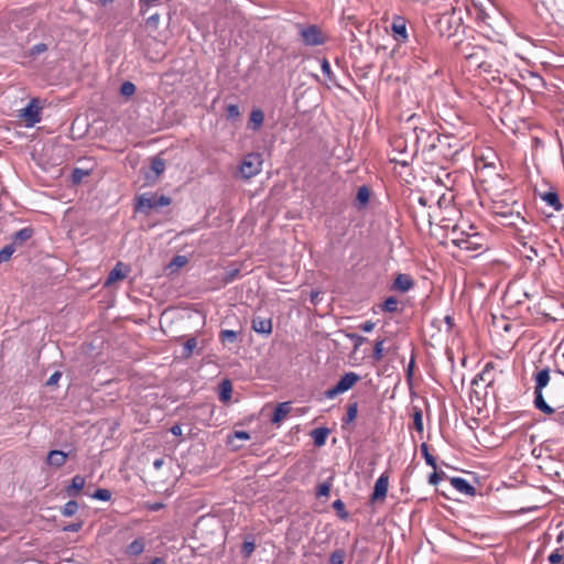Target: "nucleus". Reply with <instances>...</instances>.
<instances>
[{"label":"nucleus","instance_id":"f257e3e1","mask_svg":"<svg viewBox=\"0 0 564 564\" xmlns=\"http://www.w3.org/2000/svg\"><path fill=\"white\" fill-rule=\"evenodd\" d=\"M453 46L455 52L466 61L468 70L491 72V64L487 61L488 51L484 46L468 40L455 41Z\"/></svg>","mask_w":564,"mask_h":564},{"label":"nucleus","instance_id":"f03ea898","mask_svg":"<svg viewBox=\"0 0 564 564\" xmlns=\"http://www.w3.org/2000/svg\"><path fill=\"white\" fill-rule=\"evenodd\" d=\"M412 140V154L417 153L419 150L433 151L437 143L441 142V135L435 130H429L425 128H414L413 131L408 135Z\"/></svg>","mask_w":564,"mask_h":564},{"label":"nucleus","instance_id":"7ed1b4c3","mask_svg":"<svg viewBox=\"0 0 564 564\" xmlns=\"http://www.w3.org/2000/svg\"><path fill=\"white\" fill-rule=\"evenodd\" d=\"M535 386H534V406L543 412L544 414L552 415L554 413V408L547 404L543 397V389L550 382V370L549 368H544L540 370L534 377Z\"/></svg>","mask_w":564,"mask_h":564},{"label":"nucleus","instance_id":"20e7f679","mask_svg":"<svg viewBox=\"0 0 564 564\" xmlns=\"http://www.w3.org/2000/svg\"><path fill=\"white\" fill-rule=\"evenodd\" d=\"M295 28L305 46H319L327 41L326 34L316 24L297 23Z\"/></svg>","mask_w":564,"mask_h":564},{"label":"nucleus","instance_id":"39448f33","mask_svg":"<svg viewBox=\"0 0 564 564\" xmlns=\"http://www.w3.org/2000/svg\"><path fill=\"white\" fill-rule=\"evenodd\" d=\"M263 160L260 153L251 152L243 156L239 166L238 175L242 180H250L262 171Z\"/></svg>","mask_w":564,"mask_h":564},{"label":"nucleus","instance_id":"423d86ee","mask_svg":"<svg viewBox=\"0 0 564 564\" xmlns=\"http://www.w3.org/2000/svg\"><path fill=\"white\" fill-rule=\"evenodd\" d=\"M501 216L507 219L505 225L516 227V229L519 231L518 241L523 247H525L527 246L525 239H529L533 236V232L530 229V226H529V223L527 221V219L524 217H522L520 215V213L502 214Z\"/></svg>","mask_w":564,"mask_h":564},{"label":"nucleus","instance_id":"0eeeda50","mask_svg":"<svg viewBox=\"0 0 564 564\" xmlns=\"http://www.w3.org/2000/svg\"><path fill=\"white\" fill-rule=\"evenodd\" d=\"M460 21L462 18L456 17L454 12L442 14L437 21L440 34L448 39L455 36L462 28Z\"/></svg>","mask_w":564,"mask_h":564},{"label":"nucleus","instance_id":"6e6552de","mask_svg":"<svg viewBox=\"0 0 564 564\" xmlns=\"http://www.w3.org/2000/svg\"><path fill=\"white\" fill-rule=\"evenodd\" d=\"M359 380L360 376L356 372H346L333 388L324 392V395L326 399H334L336 395L350 390Z\"/></svg>","mask_w":564,"mask_h":564},{"label":"nucleus","instance_id":"1a4fd4ad","mask_svg":"<svg viewBox=\"0 0 564 564\" xmlns=\"http://www.w3.org/2000/svg\"><path fill=\"white\" fill-rule=\"evenodd\" d=\"M171 197L159 193H143V209H153L161 212L162 208L170 206Z\"/></svg>","mask_w":564,"mask_h":564},{"label":"nucleus","instance_id":"9d476101","mask_svg":"<svg viewBox=\"0 0 564 564\" xmlns=\"http://www.w3.org/2000/svg\"><path fill=\"white\" fill-rule=\"evenodd\" d=\"M20 116L25 119L26 127H33L41 121V107L36 99H32L23 109Z\"/></svg>","mask_w":564,"mask_h":564},{"label":"nucleus","instance_id":"9b49d317","mask_svg":"<svg viewBox=\"0 0 564 564\" xmlns=\"http://www.w3.org/2000/svg\"><path fill=\"white\" fill-rule=\"evenodd\" d=\"M151 173H147L144 175L143 186L154 184L159 176L164 172L165 170V161L160 156H154L151 159Z\"/></svg>","mask_w":564,"mask_h":564},{"label":"nucleus","instance_id":"f8f14e48","mask_svg":"<svg viewBox=\"0 0 564 564\" xmlns=\"http://www.w3.org/2000/svg\"><path fill=\"white\" fill-rule=\"evenodd\" d=\"M391 31L395 41L404 43L408 40L406 21L403 17L395 15L391 23Z\"/></svg>","mask_w":564,"mask_h":564},{"label":"nucleus","instance_id":"ddd939ff","mask_svg":"<svg viewBox=\"0 0 564 564\" xmlns=\"http://www.w3.org/2000/svg\"><path fill=\"white\" fill-rule=\"evenodd\" d=\"M389 487V476L387 474H382L375 484L373 492L371 499L373 501L384 500L387 497Z\"/></svg>","mask_w":564,"mask_h":564},{"label":"nucleus","instance_id":"4468645a","mask_svg":"<svg viewBox=\"0 0 564 564\" xmlns=\"http://www.w3.org/2000/svg\"><path fill=\"white\" fill-rule=\"evenodd\" d=\"M451 485L458 492L473 497L476 495V488L465 478L452 477Z\"/></svg>","mask_w":564,"mask_h":564},{"label":"nucleus","instance_id":"2eb2a0df","mask_svg":"<svg viewBox=\"0 0 564 564\" xmlns=\"http://www.w3.org/2000/svg\"><path fill=\"white\" fill-rule=\"evenodd\" d=\"M128 272H129V268L126 264H123L122 262H118L113 267V269L109 272V274L105 281V286H110L115 282H117L119 280H123L127 276Z\"/></svg>","mask_w":564,"mask_h":564},{"label":"nucleus","instance_id":"dca6fc26","mask_svg":"<svg viewBox=\"0 0 564 564\" xmlns=\"http://www.w3.org/2000/svg\"><path fill=\"white\" fill-rule=\"evenodd\" d=\"M252 329L257 334L269 336L272 333V321L271 318L256 316L251 322Z\"/></svg>","mask_w":564,"mask_h":564},{"label":"nucleus","instance_id":"f3484780","mask_svg":"<svg viewBox=\"0 0 564 564\" xmlns=\"http://www.w3.org/2000/svg\"><path fill=\"white\" fill-rule=\"evenodd\" d=\"M414 286L413 279L409 274L400 273L393 282V289L405 293Z\"/></svg>","mask_w":564,"mask_h":564},{"label":"nucleus","instance_id":"a211bd4d","mask_svg":"<svg viewBox=\"0 0 564 564\" xmlns=\"http://www.w3.org/2000/svg\"><path fill=\"white\" fill-rule=\"evenodd\" d=\"M86 479L80 475H76L73 477L70 484L65 488V491L68 497H77L79 491L85 487Z\"/></svg>","mask_w":564,"mask_h":564},{"label":"nucleus","instance_id":"6ab92c4d","mask_svg":"<svg viewBox=\"0 0 564 564\" xmlns=\"http://www.w3.org/2000/svg\"><path fill=\"white\" fill-rule=\"evenodd\" d=\"M33 235L34 229L31 226L24 227L12 236V243H14L15 247L21 246L23 242L31 239Z\"/></svg>","mask_w":564,"mask_h":564},{"label":"nucleus","instance_id":"aec40b11","mask_svg":"<svg viewBox=\"0 0 564 564\" xmlns=\"http://www.w3.org/2000/svg\"><path fill=\"white\" fill-rule=\"evenodd\" d=\"M541 198L543 202L546 203V205L552 207L555 212H560L563 208L558 194L555 191H550L542 194Z\"/></svg>","mask_w":564,"mask_h":564},{"label":"nucleus","instance_id":"412c9836","mask_svg":"<svg viewBox=\"0 0 564 564\" xmlns=\"http://www.w3.org/2000/svg\"><path fill=\"white\" fill-rule=\"evenodd\" d=\"M67 459V454L63 451H51L47 455V464L54 467H62Z\"/></svg>","mask_w":564,"mask_h":564},{"label":"nucleus","instance_id":"4be33fe9","mask_svg":"<svg viewBox=\"0 0 564 564\" xmlns=\"http://www.w3.org/2000/svg\"><path fill=\"white\" fill-rule=\"evenodd\" d=\"M291 411L290 402L279 403L271 417L272 423H280Z\"/></svg>","mask_w":564,"mask_h":564},{"label":"nucleus","instance_id":"5701e85b","mask_svg":"<svg viewBox=\"0 0 564 564\" xmlns=\"http://www.w3.org/2000/svg\"><path fill=\"white\" fill-rule=\"evenodd\" d=\"M329 434V429L327 427H317L312 431V438L316 446H323L326 442V438Z\"/></svg>","mask_w":564,"mask_h":564},{"label":"nucleus","instance_id":"b1692460","mask_svg":"<svg viewBox=\"0 0 564 564\" xmlns=\"http://www.w3.org/2000/svg\"><path fill=\"white\" fill-rule=\"evenodd\" d=\"M264 120V113L261 109H253L250 113V128L253 131L260 130Z\"/></svg>","mask_w":564,"mask_h":564},{"label":"nucleus","instance_id":"393cba45","mask_svg":"<svg viewBox=\"0 0 564 564\" xmlns=\"http://www.w3.org/2000/svg\"><path fill=\"white\" fill-rule=\"evenodd\" d=\"M232 386L229 380H223L220 383L219 399L223 402H228L231 398Z\"/></svg>","mask_w":564,"mask_h":564},{"label":"nucleus","instance_id":"a878e982","mask_svg":"<svg viewBox=\"0 0 564 564\" xmlns=\"http://www.w3.org/2000/svg\"><path fill=\"white\" fill-rule=\"evenodd\" d=\"M254 550H256L254 539L252 536H248L241 546L242 557L249 558L251 556V554L254 552Z\"/></svg>","mask_w":564,"mask_h":564},{"label":"nucleus","instance_id":"bb28decb","mask_svg":"<svg viewBox=\"0 0 564 564\" xmlns=\"http://www.w3.org/2000/svg\"><path fill=\"white\" fill-rule=\"evenodd\" d=\"M357 414H358V403L357 402H351L348 404L347 406V413H346V416L344 417V423H351L356 420L357 417Z\"/></svg>","mask_w":564,"mask_h":564},{"label":"nucleus","instance_id":"cd10ccee","mask_svg":"<svg viewBox=\"0 0 564 564\" xmlns=\"http://www.w3.org/2000/svg\"><path fill=\"white\" fill-rule=\"evenodd\" d=\"M550 564H564V547H557L549 555Z\"/></svg>","mask_w":564,"mask_h":564},{"label":"nucleus","instance_id":"c85d7f7f","mask_svg":"<svg viewBox=\"0 0 564 564\" xmlns=\"http://www.w3.org/2000/svg\"><path fill=\"white\" fill-rule=\"evenodd\" d=\"M78 510V503L75 500L67 501L62 508V514L64 517H72Z\"/></svg>","mask_w":564,"mask_h":564},{"label":"nucleus","instance_id":"c756f323","mask_svg":"<svg viewBox=\"0 0 564 564\" xmlns=\"http://www.w3.org/2000/svg\"><path fill=\"white\" fill-rule=\"evenodd\" d=\"M399 301L394 296H389L384 303L382 304V310L389 313H394L398 311Z\"/></svg>","mask_w":564,"mask_h":564},{"label":"nucleus","instance_id":"7c9ffc66","mask_svg":"<svg viewBox=\"0 0 564 564\" xmlns=\"http://www.w3.org/2000/svg\"><path fill=\"white\" fill-rule=\"evenodd\" d=\"M15 251L14 243H9L0 250V263L7 262Z\"/></svg>","mask_w":564,"mask_h":564},{"label":"nucleus","instance_id":"2f4dec72","mask_svg":"<svg viewBox=\"0 0 564 564\" xmlns=\"http://www.w3.org/2000/svg\"><path fill=\"white\" fill-rule=\"evenodd\" d=\"M237 337H238V333L236 330H232V329H223L220 333H219V339L221 341H230V343H234L237 340Z\"/></svg>","mask_w":564,"mask_h":564},{"label":"nucleus","instance_id":"473e14b6","mask_svg":"<svg viewBox=\"0 0 564 564\" xmlns=\"http://www.w3.org/2000/svg\"><path fill=\"white\" fill-rule=\"evenodd\" d=\"M421 452H422V454H423V457H424V459H425V463H426L429 466H431V467H433V468L435 469V468H436V460H435L434 456H433L432 454H430V452H429V447H427V445H426L425 443H423V444L421 445Z\"/></svg>","mask_w":564,"mask_h":564},{"label":"nucleus","instance_id":"72a5a7b5","mask_svg":"<svg viewBox=\"0 0 564 564\" xmlns=\"http://www.w3.org/2000/svg\"><path fill=\"white\" fill-rule=\"evenodd\" d=\"M90 497L100 501H109L111 499V492L108 489L99 488L90 495Z\"/></svg>","mask_w":564,"mask_h":564},{"label":"nucleus","instance_id":"f704fd0d","mask_svg":"<svg viewBox=\"0 0 564 564\" xmlns=\"http://www.w3.org/2000/svg\"><path fill=\"white\" fill-rule=\"evenodd\" d=\"M197 346V340L196 338L192 337L189 339H187L184 345H183V356L184 357H189L192 356L193 354V350L196 348Z\"/></svg>","mask_w":564,"mask_h":564},{"label":"nucleus","instance_id":"c9c22d12","mask_svg":"<svg viewBox=\"0 0 564 564\" xmlns=\"http://www.w3.org/2000/svg\"><path fill=\"white\" fill-rule=\"evenodd\" d=\"M88 174L87 170L76 167L72 173V181L74 184H79Z\"/></svg>","mask_w":564,"mask_h":564},{"label":"nucleus","instance_id":"e433bc0d","mask_svg":"<svg viewBox=\"0 0 564 564\" xmlns=\"http://www.w3.org/2000/svg\"><path fill=\"white\" fill-rule=\"evenodd\" d=\"M321 69L323 75L330 82L334 79V75L330 68V64L326 58L321 59Z\"/></svg>","mask_w":564,"mask_h":564},{"label":"nucleus","instance_id":"4c0bfd02","mask_svg":"<svg viewBox=\"0 0 564 564\" xmlns=\"http://www.w3.org/2000/svg\"><path fill=\"white\" fill-rule=\"evenodd\" d=\"M383 344L384 339L377 340L375 348H373V359L376 361H379L383 357Z\"/></svg>","mask_w":564,"mask_h":564},{"label":"nucleus","instance_id":"58836bf2","mask_svg":"<svg viewBox=\"0 0 564 564\" xmlns=\"http://www.w3.org/2000/svg\"><path fill=\"white\" fill-rule=\"evenodd\" d=\"M345 558V552L343 550H336L330 554V564H343Z\"/></svg>","mask_w":564,"mask_h":564},{"label":"nucleus","instance_id":"ea45409f","mask_svg":"<svg viewBox=\"0 0 564 564\" xmlns=\"http://www.w3.org/2000/svg\"><path fill=\"white\" fill-rule=\"evenodd\" d=\"M121 95L122 96H126V97H130L134 94L135 91V86L133 83L131 82H124L122 85H121Z\"/></svg>","mask_w":564,"mask_h":564},{"label":"nucleus","instance_id":"a19ab883","mask_svg":"<svg viewBox=\"0 0 564 564\" xmlns=\"http://www.w3.org/2000/svg\"><path fill=\"white\" fill-rule=\"evenodd\" d=\"M357 200L361 204H366L369 200V189L367 186H360L357 192Z\"/></svg>","mask_w":564,"mask_h":564},{"label":"nucleus","instance_id":"79ce46f5","mask_svg":"<svg viewBox=\"0 0 564 564\" xmlns=\"http://www.w3.org/2000/svg\"><path fill=\"white\" fill-rule=\"evenodd\" d=\"M330 487H332L330 482L319 484L316 489V496L317 497H327L329 495Z\"/></svg>","mask_w":564,"mask_h":564},{"label":"nucleus","instance_id":"37998d69","mask_svg":"<svg viewBox=\"0 0 564 564\" xmlns=\"http://www.w3.org/2000/svg\"><path fill=\"white\" fill-rule=\"evenodd\" d=\"M333 508L341 518H347L348 513L345 510V503L340 499H337L333 502Z\"/></svg>","mask_w":564,"mask_h":564},{"label":"nucleus","instance_id":"c03bdc74","mask_svg":"<svg viewBox=\"0 0 564 564\" xmlns=\"http://www.w3.org/2000/svg\"><path fill=\"white\" fill-rule=\"evenodd\" d=\"M226 113L228 118H237L240 115L239 107L235 104H230L226 107Z\"/></svg>","mask_w":564,"mask_h":564},{"label":"nucleus","instance_id":"a18cd8bd","mask_svg":"<svg viewBox=\"0 0 564 564\" xmlns=\"http://www.w3.org/2000/svg\"><path fill=\"white\" fill-rule=\"evenodd\" d=\"M46 50H47L46 44L37 43V44H35L34 46L31 47L30 55L31 56H37V55L44 53Z\"/></svg>","mask_w":564,"mask_h":564},{"label":"nucleus","instance_id":"49530a36","mask_svg":"<svg viewBox=\"0 0 564 564\" xmlns=\"http://www.w3.org/2000/svg\"><path fill=\"white\" fill-rule=\"evenodd\" d=\"M413 422H414L415 429L419 432H422L423 431V419H422V412L420 410L414 412Z\"/></svg>","mask_w":564,"mask_h":564},{"label":"nucleus","instance_id":"de8ad7c7","mask_svg":"<svg viewBox=\"0 0 564 564\" xmlns=\"http://www.w3.org/2000/svg\"><path fill=\"white\" fill-rule=\"evenodd\" d=\"M128 552L133 555H138L141 553V542L135 539L129 546Z\"/></svg>","mask_w":564,"mask_h":564},{"label":"nucleus","instance_id":"09e8293b","mask_svg":"<svg viewBox=\"0 0 564 564\" xmlns=\"http://www.w3.org/2000/svg\"><path fill=\"white\" fill-rule=\"evenodd\" d=\"M491 368H492L491 365L487 364L485 366L484 370L479 375H477V377L474 378L473 383L476 384L478 379L485 381L486 377L490 373Z\"/></svg>","mask_w":564,"mask_h":564},{"label":"nucleus","instance_id":"8fccbe9b","mask_svg":"<svg viewBox=\"0 0 564 564\" xmlns=\"http://www.w3.org/2000/svg\"><path fill=\"white\" fill-rule=\"evenodd\" d=\"M455 245L459 247L460 249H474L473 243L468 239H457L454 240Z\"/></svg>","mask_w":564,"mask_h":564},{"label":"nucleus","instance_id":"3c124183","mask_svg":"<svg viewBox=\"0 0 564 564\" xmlns=\"http://www.w3.org/2000/svg\"><path fill=\"white\" fill-rule=\"evenodd\" d=\"M553 415V421L560 426L564 427V410L560 412L554 411Z\"/></svg>","mask_w":564,"mask_h":564},{"label":"nucleus","instance_id":"603ef678","mask_svg":"<svg viewBox=\"0 0 564 564\" xmlns=\"http://www.w3.org/2000/svg\"><path fill=\"white\" fill-rule=\"evenodd\" d=\"M349 337L355 340V348H358L360 345H362L365 341H367V338L357 334H351Z\"/></svg>","mask_w":564,"mask_h":564},{"label":"nucleus","instance_id":"864d4df0","mask_svg":"<svg viewBox=\"0 0 564 564\" xmlns=\"http://www.w3.org/2000/svg\"><path fill=\"white\" fill-rule=\"evenodd\" d=\"M83 527L82 522L70 523L64 528V531L67 532H78Z\"/></svg>","mask_w":564,"mask_h":564},{"label":"nucleus","instance_id":"5fc2aeb1","mask_svg":"<svg viewBox=\"0 0 564 564\" xmlns=\"http://www.w3.org/2000/svg\"><path fill=\"white\" fill-rule=\"evenodd\" d=\"M375 328V323L371 321H367L360 325V329L365 333H370Z\"/></svg>","mask_w":564,"mask_h":564},{"label":"nucleus","instance_id":"6e6d98bb","mask_svg":"<svg viewBox=\"0 0 564 564\" xmlns=\"http://www.w3.org/2000/svg\"><path fill=\"white\" fill-rule=\"evenodd\" d=\"M61 372L59 371H55L53 375H51V377L47 379V382L46 384L47 386H53L55 383H57V381L59 380L61 378Z\"/></svg>","mask_w":564,"mask_h":564},{"label":"nucleus","instance_id":"4d7b16f0","mask_svg":"<svg viewBox=\"0 0 564 564\" xmlns=\"http://www.w3.org/2000/svg\"><path fill=\"white\" fill-rule=\"evenodd\" d=\"M159 19H160L159 14H156V13H155V14H152V15H150V17L147 19V24H148L149 26H153V28H155V26L158 25V23H159Z\"/></svg>","mask_w":564,"mask_h":564},{"label":"nucleus","instance_id":"13d9d810","mask_svg":"<svg viewBox=\"0 0 564 564\" xmlns=\"http://www.w3.org/2000/svg\"><path fill=\"white\" fill-rule=\"evenodd\" d=\"M134 213L141 212V194H135L133 198Z\"/></svg>","mask_w":564,"mask_h":564},{"label":"nucleus","instance_id":"bf43d9fd","mask_svg":"<svg viewBox=\"0 0 564 564\" xmlns=\"http://www.w3.org/2000/svg\"><path fill=\"white\" fill-rule=\"evenodd\" d=\"M186 262H187L186 257H184V256H176V257L173 259L172 264H175V265H177V267H182V265H184Z\"/></svg>","mask_w":564,"mask_h":564},{"label":"nucleus","instance_id":"052dcab7","mask_svg":"<svg viewBox=\"0 0 564 564\" xmlns=\"http://www.w3.org/2000/svg\"><path fill=\"white\" fill-rule=\"evenodd\" d=\"M235 437L243 441L250 440V434L246 431H236Z\"/></svg>","mask_w":564,"mask_h":564},{"label":"nucleus","instance_id":"680f3d73","mask_svg":"<svg viewBox=\"0 0 564 564\" xmlns=\"http://www.w3.org/2000/svg\"><path fill=\"white\" fill-rule=\"evenodd\" d=\"M145 507L151 511H158L161 508H163V505L161 502H154V503H147Z\"/></svg>","mask_w":564,"mask_h":564},{"label":"nucleus","instance_id":"e2e57ef3","mask_svg":"<svg viewBox=\"0 0 564 564\" xmlns=\"http://www.w3.org/2000/svg\"><path fill=\"white\" fill-rule=\"evenodd\" d=\"M171 433L174 435V436H181L182 435V427L180 424H175L173 425L171 429H170Z\"/></svg>","mask_w":564,"mask_h":564},{"label":"nucleus","instance_id":"0e129e2a","mask_svg":"<svg viewBox=\"0 0 564 564\" xmlns=\"http://www.w3.org/2000/svg\"><path fill=\"white\" fill-rule=\"evenodd\" d=\"M440 479H441V477L438 476V474L437 473H433L429 477V482L431 485H436V484H438Z\"/></svg>","mask_w":564,"mask_h":564},{"label":"nucleus","instance_id":"69168bd1","mask_svg":"<svg viewBox=\"0 0 564 564\" xmlns=\"http://www.w3.org/2000/svg\"><path fill=\"white\" fill-rule=\"evenodd\" d=\"M413 367H414V359L412 358L410 360V364L408 365V369H406V376H408V379H411L412 378V375H413Z\"/></svg>","mask_w":564,"mask_h":564},{"label":"nucleus","instance_id":"338daca9","mask_svg":"<svg viewBox=\"0 0 564 564\" xmlns=\"http://www.w3.org/2000/svg\"><path fill=\"white\" fill-rule=\"evenodd\" d=\"M531 76L536 78L541 83L542 87H545V80L541 75H539L538 73H532Z\"/></svg>","mask_w":564,"mask_h":564},{"label":"nucleus","instance_id":"774afa93","mask_svg":"<svg viewBox=\"0 0 564 564\" xmlns=\"http://www.w3.org/2000/svg\"><path fill=\"white\" fill-rule=\"evenodd\" d=\"M151 564H166V562L161 557H155Z\"/></svg>","mask_w":564,"mask_h":564}]
</instances>
